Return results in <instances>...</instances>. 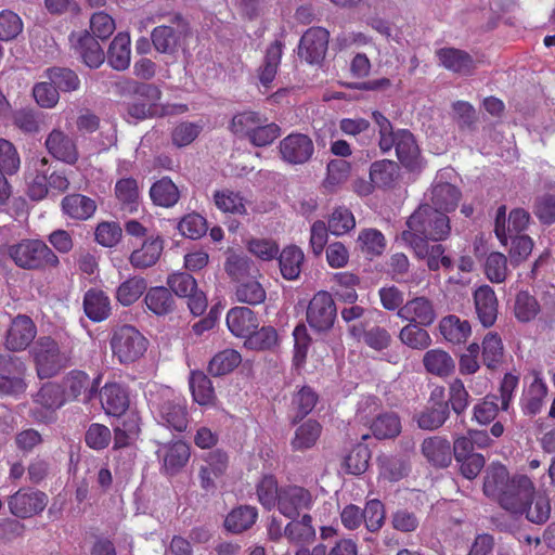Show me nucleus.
Segmentation results:
<instances>
[{
  "label": "nucleus",
  "mask_w": 555,
  "mask_h": 555,
  "mask_svg": "<svg viewBox=\"0 0 555 555\" xmlns=\"http://www.w3.org/2000/svg\"><path fill=\"white\" fill-rule=\"evenodd\" d=\"M531 489V480L527 476H515L512 479L502 464L488 467L483 482V493L499 502L505 511H520L521 505L513 500L515 494H527Z\"/></svg>",
  "instance_id": "nucleus-1"
},
{
  "label": "nucleus",
  "mask_w": 555,
  "mask_h": 555,
  "mask_svg": "<svg viewBox=\"0 0 555 555\" xmlns=\"http://www.w3.org/2000/svg\"><path fill=\"white\" fill-rule=\"evenodd\" d=\"M406 227L408 229L401 234L402 241L406 244H415L418 240L443 241L449 236L451 230L448 216L428 204L421 205L410 216Z\"/></svg>",
  "instance_id": "nucleus-2"
},
{
  "label": "nucleus",
  "mask_w": 555,
  "mask_h": 555,
  "mask_svg": "<svg viewBox=\"0 0 555 555\" xmlns=\"http://www.w3.org/2000/svg\"><path fill=\"white\" fill-rule=\"evenodd\" d=\"M5 255L23 270L42 271L60 264L59 257L41 240L24 238L7 245Z\"/></svg>",
  "instance_id": "nucleus-3"
},
{
  "label": "nucleus",
  "mask_w": 555,
  "mask_h": 555,
  "mask_svg": "<svg viewBox=\"0 0 555 555\" xmlns=\"http://www.w3.org/2000/svg\"><path fill=\"white\" fill-rule=\"evenodd\" d=\"M109 346L113 357L121 364L138 361L147 350L149 340L132 325H121L112 332Z\"/></svg>",
  "instance_id": "nucleus-4"
},
{
  "label": "nucleus",
  "mask_w": 555,
  "mask_h": 555,
  "mask_svg": "<svg viewBox=\"0 0 555 555\" xmlns=\"http://www.w3.org/2000/svg\"><path fill=\"white\" fill-rule=\"evenodd\" d=\"M39 378L56 375L66 364L67 357L60 350L59 344L50 336L39 337L30 349Z\"/></svg>",
  "instance_id": "nucleus-5"
},
{
  "label": "nucleus",
  "mask_w": 555,
  "mask_h": 555,
  "mask_svg": "<svg viewBox=\"0 0 555 555\" xmlns=\"http://www.w3.org/2000/svg\"><path fill=\"white\" fill-rule=\"evenodd\" d=\"M189 36V25L180 15H175L169 24L156 26L151 33L154 49L175 57Z\"/></svg>",
  "instance_id": "nucleus-6"
},
{
  "label": "nucleus",
  "mask_w": 555,
  "mask_h": 555,
  "mask_svg": "<svg viewBox=\"0 0 555 555\" xmlns=\"http://www.w3.org/2000/svg\"><path fill=\"white\" fill-rule=\"evenodd\" d=\"M37 336L35 322L26 314H17L11 319L3 334V347L10 352L26 350Z\"/></svg>",
  "instance_id": "nucleus-7"
},
{
  "label": "nucleus",
  "mask_w": 555,
  "mask_h": 555,
  "mask_svg": "<svg viewBox=\"0 0 555 555\" xmlns=\"http://www.w3.org/2000/svg\"><path fill=\"white\" fill-rule=\"evenodd\" d=\"M278 149L281 159L289 165H304L314 154L312 139L308 134L300 132H293L283 138Z\"/></svg>",
  "instance_id": "nucleus-8"
},
{
  "label": "nucleus",
  "mask_w": 555,
  "mask_h": 555,
  "mask_svg": "<svg viewBox=\"0 0 555 555\" xmlns=\"http://www.w3.org/2000/svg\"><path fill=\"white\" fill-rule=\"evenodd\" d=\"M135 100L128 103V115L142 120L158 114V101L162 98V91L158 87L149 83H137L133 89Z\"/></svg>",
  "instance_id": "nucleus-9"
},
{
  "label": "nucleus",
  "mask_w": 555,
  "mask_h": 555,
  "mask_svg": "<svg viewBox=\"0 0 555 555\" xmlns=\"http://www.w3.org/2000/svg\"><path fill=\"white\" fill-rule=\"evenodd\" d=\"M336 319V306L327 292L317 293L309 302L307 321L315 331L330 330Z\"/></svg>",
  "instance_id": "nucleus-10"
},
{
  "label": "nucleus",
  "mask_w": 555,
  "mask_h": 555,
  "mask_svg": "<svg viewBox=\"0 0 555 555\" xmlns=\"http://www.w3.org/2000/svg\"><path fill=\"white\" fill-rule=\"evenodd\" d=\"M281 134V128L264 116L245 112V135L255 146L271 144Z\"/></svg>",
  "instance_id": "nucleus-11"
},
{
  "label": "nucleus",
  "mask_w": 555,
  "mask_h": 555,
  "mask_svg": "<svg viewBox=\"0 0 555 555\" xmlns=\"http://www.w3.org/2000/svg\"><path fill=\"white\" fill-rule=\"evenodd\" d=\"M328 37L322 27L309 28L300 39L298 55L309 64H319L327 51Z\"/></svg>",
  "instance_id": "nucleus-12"
},
{
  "label": "nucleus",
  "mask_w": 555,
  "mask_h": 555,
  "mask_svg": "<svg viewBox=\"0 0 555 555\" xmlns=\"http://www.w3.org/2000/svg\"><path fill=\"white\" fill-rule=\"evenodd\" d=\"M530 220V215L522 208L513 209L506 218V207L500 206L495 215L494 232L499 241L506 245L508 237L524 231Z\"/></svg>",
  "instance_id": "nucleus-13"
},
{
  "label": "nucleus",
  "mask_w": 555,
  "mask_h": 555,
  "mask_svg": "<svg viewBox=\"0 0 555 555\" xmlns=\"http://www.w3.org/2000/svg\"><path fill=\"white\" fill-rule=\"evenodd\" d=\"M189 414L185 400L178 396H171L163 400L157 408L158 422L176 431H183L189 424Z\"/></svg>",
  "instance_id": "nucleus-14"
},
{
  "label": "nucleus",
  "mask_w": 555,
  "mask_h": 555,
  "mask_svg": "<svg viewBox=\"0 0 555 555\" xmlns=\"http://www.w3.org/2000/svg\"><path fill=\"white\" fill-rule=\"evenodd\" d=\"M48 503V496L41 491L21 489L9 499L10 512L20 518L41 513Z\"/></svg>",
  "instance_id": "nucleus-15"
},
{
  "label": "nucleus",
  "mask_w": 555,
  "mask_h": 555,
  "mask_svg": "<svg viewBox=\"0 0 555 555\" xmlns=\"http://www.w3.org/2000/svg\"><path fill=\"white\" fill-rule=\"evenodd\" d=\"M448 173L447 170L439 172L430 191L431 207L443 214L454 210L461 197L456 186L444 180Z\"/></svg>",
  "instance_id": "nucleus-16"
},
{
  "label": "nucleus",
  "mask_w": 555,
  "mask_h": 555,
  "mask_svg": "<svg viewBox=\"0 0 555 555\" xmlns=\"http://www.w3.org/2000/svg\"><path fill=\"white\" fill-rule=\"evenodd\" d=\"M397 315L404 321L423 326L431 325L437 318L433 301L425 296L408 300L400 307Z\"/></svg>",
  "instance_id": "nucleus-17"
},
{
  "label": "nucleus",
  "mask_w": 555,
  "mask_h": 555,
  "mask_svg": "<svg viewBox=\"0 0 555 555\" xmlns=\"http://www.w3.org/2000/svg\"><path fill=\"white\" fill-rule=\"evenodd\" d=\"M44 145L54 158L66 164L74 165L79 158L75 139L60 128L53 129L48 134Z\"/></svg>",
  "instance_id": "nucleus-18"
},
{
  "label": "nucleus",
  "mask_w": 555,
  "mask_h": 555,
  "mask_svg": "<svg viewBox=\"0 0 555 555\" xmlns=\"http://www.w3.org/2000/svg\"><path fill=\"white\" fill-rule=\"evenodd\" d=\"M21 167L20 154L12 142L0 139V204L10 196V186L5 175H14Z\"/></svg>",
  "instance_id": "nucleus-19"
},
{
  "label": "nucleus",
  "mask_w": 555,
  "mask_h": 555,
  "mask_svg": "<svg viewBox=\"0 0 555 555\" xmlns=\"http://www.w3.org/2000/svg\"><path fill=\"white\" fill-rule=\"evenodd\" d=\"M156 454L163 461V468L166 474L175 475L188 463L190 447L181 440L173 443H160Z\"/></svg>",
  "instance_id": "nucleus-20"
},
{
  "label": "nucleus",
  "mask_w": 555,
  "mask_h": 555,
  "mask_svg": "<svg viewBox=\"0 0 555 555\" xmlns=\"http://www.w3.org/2000/svg\"><path fill=\"white\" fill-rule=\"evenodd\" d=\"M70 41L87 66L98 68L103 64L105 60L104 51L96 39L88 31L73 34Z\"/></svg>",
  "instance_id": "nucleus-21"
},
{
  "label": "nucleus",
  "mask_w": 555,
  "mask_h": 555,
  "mask_svg": "<svg viewBox=\"0 0 555 555\" xmlns=\"http://www.w3.org/2000/svg\"><path fill=\"white\" fill-rule=\"evenodd\" d=\"M34 402L43 411L35 410L34 416L42 422L49 421L52 413L64 403V393L57 385L46 384L34 396Z\"/></svg>",
  "instance_id": "nucleus-22"
},
{
  "label": "nucleus",
  "mask_w": 555,
  "mask_h": 555,
  "mask_svg": "<svg viewBox=\"0 0 555 555\" xmlns=\"http://www.w3.org/2000/svg\"><path fill=\"white\" fill-rule=\"evenodd\" d=\"M206 465L199 469L201 487L206 490L215 488V478L221 477L228 469L229 456L225 452L217 449L205 456Z\"/></svg>",
  "instance_id": "nucleus-23"
},
{
  "label": "nucleus",
  "mask_w": 555,
  "mask_h": 555,
  "mask_svg": "<svg viewBox=\"0 0 555 555\" xmlns=\"http://www.w3.org/2000/svg\"><path fill=\"white\" fill-rule=\"evenodd\" d=\"M476 313L485 327L494 324L498 318V299L492 287L482 285L474 292Z\"/></svg>",
  "instance_id": "nucleus-24"
},
{
  "label": "nucleus",
  "mask_w": 555,
  "mask_h": 555,
  "mask_svg": "<svg viewBox=\"0 0 555 555\" xmlns=\"http://www.w3.org/2000/svg\"><path fill=\"white\" fill-rule=\"evenodd\" d=\"M312 496L304 488L289 487L284 489L279 498V509L286 517H295L299 511L310 508Z\"/></svg>",
  "instance_id": "nucleus-25"
},
{
  "label": "nucleus",
  "mask_w": 555,
  "mask_h": 555,
  "mask_svg": "<svg viewBox=\"0 0 555 555\" xmlns=\"http://www.w3.org/2000/svg\"><path fill=\"white\" fill-rule=\"evenodd\" d=\"M547 385L542 379L540 373H531V382L524 390L521 397V406L525 414L535 415L542 409L545 397L547 396Z\"/></svg>",
  "instance_id": "nucleus-26"
},
{
  "label": "nucleus",
  "mask_w": 555,
  "mask_h": 555,
  "mask_svg": "<svg viewBox=\"0 0 555 555\" xmlns=\"http://www.w3.org/2000/svg\"><path fill=\"white\" fill-rule=\"evenodd\" d=\"M64 215L75 220H88L96 211V203L89 196L74 193L66 195L61 202Z\"/></svg>",
  "instance_id": "nucleus-27"
},
{
  "label": "nucleus",
  "mask_w": 555,
  "mask_h": 555,
  "mask_svg": "<svg viewBox=\"0 0 555 555\" xmlns=\"http://www.w3.org/2000/svg\"><path fill=\"white\" fill-rule=\"evenodd\" d=\"M164 249V242L159 237H151L143 242L140 248L134 249L129 261L134 269H147L156 264Z\"/></svg>",
  "instance_id": "nucleus-28"
},
{
  "label": "nucleus",
  "mask_w": 555,
  "mask_h": 555,
  "mask_svg": "<svg viewBox=\"0 0 555 555\" xmlns=\"http://www.w3.org/2000/svg\"><path fill=\"white\" fill-rule=\"evenodd\" d=\"M83 311L91 321L102 322L111 315V299L103 291L91 288L83 296Z\"/></svg>",
  "instance_id": "nucleus-29"
},
{
  "label": "nucleus",
  "mask_w": 555,
  "mask_h": 555,
  "mask_svg": "<svg viewBox=\"0 0 555 555\" xmlns=\"http://www.w3.org/2000/svg\"><path fill=\"white\" fill-rule=\"evenodd\" d=\"M437 57L444 68L461 75H469L475 68L474 60L463 50L442 48L437 51Z\"/></svg>",
  "instance_id": "nucleus-30"
},
{
  "label": "nucleus",
  "mask_w": 555,
  "mask_h": 555,
  "mask_svg": "<svg viewBox=\"0 0 555 555\" xmlns=\"http://www.w3.org/2000/svg\"><path fill=\"white\" fill-rule=\"evenodd\" d=\"M101 404L108 415L120 416L129 406L126 390L118 384H107L100 392Z\"/></svg>",
  "instance_id": "nucleus-31"
},
{
  "label": "nucleus",
  "mask_w": 555,
  "mask_h": 555,
  "mask_svg": "<svg viewBox=\"0 0 555 555\" xmlns=\"http://www.w3.org/2000/svg\"><path fill=\"white\" fill-rule=\"evenodd\" d=\"M417 257L427 258V266L430 270L437 271L441 267L451 269L453 262L450 257L444 256V248L440 244L429 246L428 241L418 240L415 244H408Z\"/></svg>",
  "instance_id": "nucleus-32"
},
{
  "label": "nucleus",
  "mask_w": 555,
  "mask_h": 555,
  "mask_svg": "<svg viewBox=\"0 0 555 555\" xmlns=\"http://www.w3.org/2000/svg\"><path fill=\"white\" fill-rule=\"evenodd\" d=\"M439 331L443 338L453 345L467 341L472 334V326L467 320H461L457 315L450 314L439 322Z\"/></svg>",
  "instance_id": "nucleus-33"
},
{
  "label": "nucleus",
  "mask_w": 555,
  "mask_h": 555,
  "mask_svg": "<svg viewBox=\"0 0 555 555\" xmlns=\"http://www.w3.org/2000/svg\"><path fill=\"white\" fill-rule=\"evenodd\" d=\"M422 453L437 467H447L452 461L450 442L441 437H430L423 441Z\"/></svg>",
  "instance_id": "nucleus-34"
},
{
  "label": "nucleus",
  "mask_w": 555,
  "mask_h": 555,
  "mask_svg": "<svg viewBox=\"0 0 555 555\" xmlns=\"http://www.w3.org/2000/svg\"><path fill=\"white\" fill-rule=\"evenodd\" d=\"M395 143L398 159L408 168L414 169L418 165L420 149L413 134L408 130L395 133Z\"/></svg>",
  "instance_id": "nucleus-35"
},
{
  "label": "nucleus",
  "mask_w": 555,
  "mask_h": 555,
  "mask_svg": "<svg viewBox=\"0 0 555 555\" xmlns=\"http://www.w3.org/2000/svg\"><path fill=\"white\" fill-rule=\"evenodd\" d=\"M144 302L147 309L158 317L167 315L176 308L175 298L170 289L165 286H154L147 289Z\"/></svg>",
  "instance_id": "nucleus-36"
},
{
  "label": "nucleus",
  "mask_w": 555,
  "mask_h": 555,
  "mask_svg": "<svg viewBox=\"0 0 555 555\" xmlns=\"http://www.w3.org/2000/svg\"><path fill=\"white\" fill-rule=\"evenodd\" d=\"M423 365L428 373L439 377L449 376L455 369L452 357L440 348L426 351L423 357Z\"/></svg>",
  "instance_id": "nucleus-37"
},
{
  "label": "nucleus",
  "mask_w": 555,
  "mask_h": 555,
  "mask_svg": "<svg viewBox=\"0 0 555 555\" xmlns=\"http://www.w3.org/2000/svg\"><path fill=\"white\" fill-rule=\"evenodd\" d=\"M130 37L119 33L115 36L107 51V62L116 70H125L130 65Z\"/></svg>",
  "instance_id": "nucleus-38"
},
{
  "label": "nucleus",
  "mask_w": 555,
  "mask_h": 555,
  "mask_svg": "<svg viewBox=\"0 0 555 555\" xmlns=\"http://www.w3.org/2000/svg\"><path fill=\"white\" fill-rule=\"evenodd\" d=\"M349 334L356 339L362 338L366 346L377 351L388 348L391 343L390 334L380 326L363 331L361 325L353 324L349 327Z\"/></svg>",
  "instance_id": "nucleus-39"
},
{
  "label": "nucleus",
  "mask_w": 555,
  "mask_h": 555,
  "mask_svg": "<svg viewBox=\"0 0 555 555\" xmlns=\"http://www.w3.org/2000/svg\"><path fill=\"white\" fill-rule=\"evenodd\" d=\"M48 159L41 157L34 160V170L27 178V194L33 201H41L48 194V177L46 175V166Z\"/></svg>",
  "instance_id": "nucleus-40"
},
{
  "label": "nucleus",
  "mask_w": 555,
  "mask_h": 555,
  "mask_svg": "<svg viewBox=\"0 0 555 555\" xmlns=\"http://www.w3.org/2000/svg\"><path fill=\"white\" fill-rule=\"evenodd\" d=\"M190 389L193 400L199 405H211L216 401L211 380L203 372H192L190 376Z\"/></svg>",
  "instance_id": "nucleus-41"
},
{
  "label": "nucleus",
  "mask_w": 555,
  "mask_h": 555,
  "mask_svg": "<svg viewBox=\"0 0 555 555\" xmlns=\"http://www.w3.org/2000/svg\"><path fill=\"white\" fill-rule=\"evenodd\" d=\"M370 428L377 439H391L400 434L401 422L396 413L384 412L372 421Z\"/></svg>",
  "instance_id": "nucleus-42"
},
{
  "label": "nucleus",
  "mask_w": 555,
  "mask_h": 555,
  "mask_svg": "<svg viewBox=\"0 0 555 555\" xmlns=\"http://www.w3.org/2000/svg\"><path fill=\"white\" fill-rule=\"evenodd\" d=\"M150 196L158 206L172 207L178 203L180 192L169 178H162L151 186Z\"/></svg>",
  "instance_id": "nucleus-43"
},
{
  "label": "nucleus",
  "mask_w": 555,
  "mask_h": 555,
  "mask_svg": "<svg viewBox=\"0 0 555 555\" xmlns=\"http://www.w3.org/2000/svg\"><path fill=\"white\" fill-rule=\"evenodd\" d=\"M282 48V43L275 41L267 49L264 63L259 69V81L266 89L270 87L278 73L283 52Z\"/></svg>",
  "instance_id": "nucleus-44"
},
{
  "label": "nucleus",
  "mask_w": 555,
  "mask_h": 555,
  "mask_svg": "<svg viewBox=\"0 0 555 555\" xmlns=\"http://www.w3.org/2000/svg\"><path fill=\"white\" fill-rule=\"evenodd\" d=\"M146 287L144 278L131 276L117 287L115 297L121 306L129 307L142 296Z\"/></svg>",
  "instance_id": "nucleus-45"
},
{
  "label": "nucleus",
  "mask_w": 555,
  "mask_h": 555,
  "mask_svg": "<svg viewBox=\"0 0 555 555\" xmlns=\"http://www.w3.org/2000/svg\"><path fill=\"white\" fill-rule=\"evenodd\" d=\"M115 194L121 204L124 211L132 214L137 211L139 205V186L132 178H125L117 181Z\"/></svg>",
  "instance_id": "nucleus-46"
},
{
  "label": "nucleus",
  "mask_w": 555,
  "mask_h": 555,
  "mask_svg": "<svg viewBox=\"0 0 555 555\" xmlns=\"http://www.w3.org/2000/svg\"><path fill=\"white\" fill-rule=\"evenodd\" d=\"M242 362V356L234 349H224L212 357L208 363V372L212 376L231 373Z\"/></svg>",
  "instance_id": "nucleus-47"
},
{
  "label": "nucleus",
  "mask_w": 555,
  "mask_h": 555,
  "mask_svg": "<svg viewBox=\"0 0 555 555\" xmlns=\"http://www.w3.org/2000/svg\"><path fill=\"white\" fill-rule=\"evenodd\" d=\"M304 253L297 246L284 248L280 255L279 262L282 275L286 280H295L299 276Z\"/></svg>",
  "instance_id": "nucleus-48"
},
{
  "label": "nucleus",
  "mask_w": 555,
  "mask_h": 555,
  "mask_svg": "<svg viewBox=\"0 0 555 555\" xmlns=\"http://www.w3.org/2000/svg\"><path fill=\"white\" fill-rule=\"evenodd\" d=\"M399 339L403 345L415 350H424L431 345V337L423 325L410 322L401 328Z\"/></svg>",
  "instance_id": "nucleus-49"
},
{
  "label": "nucleus",
  "mask_w": 555,
  "mask_h": 555,
  "mask_svg": "<svg viewBox=\"0 0 555 555\" xmlns=\"http://www.w3.org/2000/svg\"><path fill=\"white\" fill-rule=\"evenodd\" d=\"M504 347L496 333H488L482 340V360L488 369H495L502 362Z\"/></svg>",
  "instance_id": "nucleus-50"
},
{
  "label": "nucleus",
  "mask_w": 555,
  "mask_h": 555,
  "mask_svg": "<svg viewBox=\"0 0 555 555\" xmlns=\"http://www.w3.org/2000/svg\"><path fill=\"white\" fill-rule=\"evenodd\" d=\"M321 435V425L315 421H307L295 431L292 446L295 450L302 451L312 448Z\"/></svg>",
  "instance_id": "nucleus-51"
},
{
  "label": "nucleus",
  "mask_w": 555,
  "mask_h": 555,
  "mask_svg": "<svg viewBox=\"0 0 555 555\" xmlns=\"http://www.w3.org/2000/svg\"><path fill=\"white\" fill-rule=\"evenodd\" d=\"M524 515H526V518L531 522H545L551 515V504L548 498L543 493H535L533 490L532 498L529 500L528 505H526Z\"/></svg>",
  "instance_id": "nucleus-52"
},
{
  "label": "nucleus",
  "mask_w": 555,
  "mask_h": 555,
  "mask_svg": "<svg viewBox=\"0 0 555 555\" xmlns=\"http://www.w3.org/2000/svg\"><path fill=\"white\" fill-rule=\"evenodd\" d=\"M28 367L18 370L17 373L4 374L0 377V396L18 398L23 395L28 384L26 382Z\"/></svg>",
  "instance_id": "nucleus-53"
},
{
  "label": "nucleus",
  "mask_w": 555,
  "mask_h": 555,
  "mask_svg": "<svg viewBox=\"0 0 555 555\" xmlns=\"http://www.w3.org/2000/svg\"><path fill=\"white\" fill-rule=\"evenodd\" d=\"M44 74L46 77L55 86V88L60 89L61 91H75L80 86V80L77 74L69 68L51 67L48 68Z\"/></svg>",
  "instance_id": "nucleus-54"
},
{
  "label": "nucleus",
  "mask_w": 555,
  "mask_h": 555,
  "mask_svg": "<svg viewBox=\"0 0 555 555\" xmlns=\"http://www.w3.org/2000/svg\"><path fill=\"white\" fill-rule=\"evenodd\" d=\"M485 274L492 283H503L508 275L507 258L499 251L490 253L485 261Z\"/></svg>",
  "instance_id": "nucleus-55"
},
{
  "label": "nucleus",
  "mask_w": 555,
  "mask_h": 555,
  "mask_svg": "<svg viewBox=\"0 0 555 555\" xmlns=\"http://www.w3.org/2000/svg\"><path fill=\"white\" fill-rule=\"evenodd\" d=\"M356 227L353 214L346 207L340 206L334 209L328 219L330 232L335 236H341Z\"/></svg>",
  "instance_id": "nucleus-56"
},
{
  "label": "nucleus",
  "mask_w": 555,
  "mask_h": 555,
  "mask_svg": "<svg viewBox=\"0 0 555 555\" xmlns=\"http://www.w3.org/2000/svg\"><path fill=\"white\" fill-rule=\"evenodd\" d=\"M350 176V164L345 159H333L327 165V175L324 180V188L334 191L345 183Z\"/></svg>",
  "instance_id": "nucleus-57"
},
{
  "label": "nucleus",
  "mask_w": 555,
  "mask_h": 555,
  "mask_svg": "<svg viewBox=\"0 0 555 555\" xmlns=\"http://www.w3.org/2000/svg\"><path fill=\"white\" fill-rule=\"evenodd\" d=\"M278 341V334L271 326H263L259 330L245 333V348L264 350L273 347Z\"/></svg>",
  "instance_id": "nucleus-58"
},
{
  "label": "nucleus",
  "mask_w": 555,
  "mask_h": 555,
  "mask_svg": "<svg viewBox=\"0 0 555 555\" xmlns=\"http://www.w3.org/2000/svg\"><path fill=\"white\" fill-rule=\"evenodd\" d=\"M43 122V115L33 108L17 109L13 115V124L24 133H36Z\"/></svg>",
  "instance_id": "nucleus-59"
},
{
  "label": "nucleus",
  "mask_w": 555,
  "mask_h": 555,
  "mask_svg": "<svg viewBox=\"0 0 555 555\" xmlns=\"http://www.w3.org/2000/svg\"><path fill=\"white\" fill-rule=\"evenodd\" d=\"M199 122L183 121L176 125L171 130V141L177 147L190 145L202 132Z\"/></svg>",
  "instance_id": "nucleus-60"
},
{
  "label": "nucleus",
  "mask_w": 555,
  "mask_h": 555,
  "mask_svg": "<svg viewBox=\"0 0 555 555\" xmlns=\"http://www.w3.org/2000/svg\"><path fill=\"white\" fill-rule=\"evenodd\" d=\"M370 450L366 446L357 444L345 457L344 467L347 473L360 475L369 466Z\"/></svg>",
  "instance_id": "nucleus-61"
},
{
  "label": "nucleus",
  "mask_w": 555,
  "mask_h": 555,
  "mask_svg": "<svg viewBox=\"0 0 555 555\" xmlns=\"http://www.w3.org/2000/svg\"><path fill=\"white\" fill-rule=\"evenodd\" d=\"M449 417V409L447 404L433 406L421 412L416 418L420 428L425 430H434L444 424Z\"/></svg>",
  "instance_id": "nucleus-62"
},
{
  "label": "nucleus",
  "mask_w": 555,
  "mask_h": 555,
  "mask_svg": "<svg viewBox=\"0 0 555 555\" xmlns=\"http://www.w3.org/2000/svg\"><path fill=\"white\" fill-rule=\"evenodd\" d=\"M540 311L537 299L527 292H520L516 296L514 312L520 322L531 321Z\"/></svg>",
  "instance_id": "nucleus-63"
},
{
  "label": "nucleus",
  "mask_w": 555,
  "mask_h": 555,
  "mask_svg": "<svg viewBox=\"0 0 555 555\" xmlns=\"http://www.w3.org/2000/svg\"><path fill=\"white\" fill-rule=\"evenodd\" d=\"M112 440L111 429L99 423H92L85 434L86 444L93 450H103Z\"/></svg>",
  "instance_id": "nucleus-64"
}]
</instances>
